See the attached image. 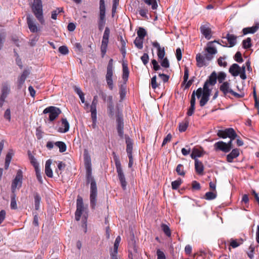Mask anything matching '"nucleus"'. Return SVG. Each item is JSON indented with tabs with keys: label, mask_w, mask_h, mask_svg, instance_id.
<instances>
[{
	"label": "nucleus",
	"mask_w": 259,
	"mask_h": 259,
	"mask_svg": "<svg viewBox=\"0 0 259 259\" xmlns=\"http://www.w3.org/2000/svg\"><path fill=\"white\" fill-rule=\"evenodd\" d=\"M213 41L209 42L205 48L203 54H198L196 56L197 65L198 67H202L208 65V63L214 57L218 51L213 46Z\"/></svg>",
	"instance_id": "1"
},
{
	"label": "nucleus",
	"mask_w": 259,
	"mask_h": 259,
	"mask_svg": "<svg viewBox=\"0 0 259 259\" xmlns=\"http://www.w3.org/2000/svg\"><path fill=\"white\" fill-rule=\"evenodd\" d=\"M87 182L88 183H91L90 191V203L92 208H95L96 205L97 188L96 183L94 178L92 176V170H87Z\"/></svg>",
	"instance_id": "2"
},
{
	"label": "nucleus",
	"mask_w": 259,
	"mask_h": 259,
	"mask_svg": "<svg viewBox=\"0 0 259 259\" xmlns=\"http://www.w3.org/2000/svg\"><path fill=\"white\" fill-rule=\"evenodd\" d=\"M217 136L223 139H225L227 137L230 139L229 142L227 143L228 148H229V151L233 148V140L237 137V134L232 128H228L224 130H219L217 133Z\"/></svg>",
	"instance_id": "3"
},
{
	"label": "nucleus",
	"mask_w": 259,
	"mask_h": 259,
	"mask_svg": "<svg viewBox=\"0 0 259 259\" xmlns=\"http://www.w3.org/2000/svg\"><path fill=\"white\" fill-rule=\"evenodd\" d=\"M114 159L116 168V171L117 173L118 179L119 181L122 189L125 190L126 189L127 183L126 181L125 175L122 170L120 161L116 156H115Z\"/></svg>",
	"instance_id": "4"
},
{
	"label": "nucleus",
	"mask_w": 259,
	"mask_h": 259,
	"mask_svg": "<svg viewBox=\"0 0 259 259\" xmlns=\"http://www.w3.org/2000/svg\"><path fill=\"white\" fill-rule=\"evenodd\" d=\"M33 13L41 24L44 23L42 5L41 0H33V3L31 6Z\"/></svg>",
	"instance_id": "5"
},
{
	"label": "nucleus",
	"mask_w": 259,
	"mask_h": 259,
	"mask_svg": "<svg viewBox=\"0 0 259 259\" xmlns=\"http://www.w3.org/2000/svg\"><path fill=\"white\" fill-rule=\"evenodd\" d=\"M44 114L49 113V120L51 121L54 120L61 113V110L55 106H50L44 109Z\"/></svg>",
	"instance_id": "6"
},
{
	"label": "nucleus",
	"mask_w": 259,
	"mask_h": 259,
	"mask_svg": "<svg viewBox=\"0 0 259 259\" xmlns=\"http://www.w3.org/2000/svg\"><path fill=\"white\" fill-rule=\"evenodd\" d=\"M22 172L21 170H18L17 171L16 176L12 182V193H15L16 188L19 189L21 186L22 183Z\"/></svg>",
	"instance_id": "7"
},
{
	"label": "nucleus",
	"mask_w": 259,
	"mask_h": 259,
	"mask_svg": "<svg viewBox=\"0 0 259 259\" xmlns=\"http://www.w3.org/2000/svg\"><path fill=\"white\" fill-rule=\"evenodd\" d=\"M117 131L118 136L121 138H123V127L124 123L122 114L118 112L116 115Z\"/></svg>",
	"instance_id": "8"
},
{
	"label": "nucleus",
	"mask_w": 259,
	"mask_h": 259,
	"mask_svg": "<svg viewBox=\"0 0 259 259\" xmlns=\"http://www.w3.org/2000/svg\"><path fill=\"white\" fill-rule=\"evenodd\" d=\"M82 198L80 196H78L76 201V210L75 212V219L76 221L80 220L81 215L84 210Z\"/></svg>",
	"instance_id": "9"
},
{
	"label": "nucleus",
	"mask_w": 259,
	"mask_h": 259,
	"mask_svg": "<svg viewBox=\"0 0 259 259\" xmlns=\"http://www.w3.org/2000/svg\"><path fill=\"white\" fill-rule=\"evenodd\" d=\"M220 91L222 92L225 96L227 95V94L230 93L235 97H240V95L235 92H234L230 87V83L227 82H224L220 86Z\"/></svg>",
	"instance_id": "10"
},
{
	"label": "nucleus",
	"mask_w": 259,
	"mask_h": 259,
	"mask_svg": "<svg viewBox=\"0 0 259 259\" xmlns=\"http://www.w3.org/2000/svg\"><path fill=\"white\" fill-rule=\"evenodd\" d=\"M217 74L215 71L212 72L206 80L203 85V89L211 90L209 86H213L217 83Z\"/></svg>",
	"instance_id": "11"
},
{
	"label": "nucleus",
	"mask_w": 259,
	"mask_h": 259,
	"mask_svg": "<svg viewBox=\"0 0 259 259\" xmlns=\"http://www.w3.org/2000/svg\"><path fill=\"white\" fill-rule=\"evenodd\" d=\"M1 92V100L5 101V99L10 93V84L8 81L2 83Z\"/></svg>",
	"instance_id": "12"
},
{
	"label": "nucleus",
	"mask_w": 259,
	"mask_h": 259,
	"mask_svg": "<svg viewBox=\"0 0 259 259\" xmlns=\"http://www.w3.org/2000/svg\"><path fill=\"white\" fill-rule=\"evenodd\" d=\"M98 104V97L95 96L93 98L92 104L91 105V117L94 122L96 121L97 119V110L96 107Z\"/></svg>",
	"instance_id": "13"
},
{
	"label": "nucleus",
	"mask_w": 259,
	"mask_h": 259,
	"mask_svg": "<svg viewBox=\"0 0 259 259\" xmlns=\"http://www.w3.org/2000/svg\"><path fill=\"white\" fill-rule=\"evenodd\" d=\"M152 46L157 49V56L159 60H162L165 56V49L163 47H161L157 41H153L152 42Z\"/></svg>",
	"instance_id": "14"
},
{
	"label": "nucleus",
	"mask_w": 259,
	"mask_h": 259,
	"mask_svg": "<svg viewBox=\"0 0 259 259\" xmlns=\"http://www.w3.org/2000/svg\"><path fill=\"white\" fill-rule=\"evenodd\" d=\"M225 38L227 39L229 45L228 46L226 43V45H223L224 47H229L231 48L236 45L237 43V36L232 34L228 33Z\"/></svg>",
	"instance_id": "15"
},
{
	"label": "nucleus",
	"mask_w": 259,
	"mask_h": 259,
	"mask_svg": "<svg viewBox=\"0 0 259 259\" xmlns=\"http://www.w3.org/2000/svg\"><path fill=\"white\" fill-rule=\"evenodd\" d=\"M210 94L211 90L203 89V95L199 102L200 106L203 107L207 103L209 100Z\"/></svg>",
	"instance_id": "16"
},
{
	"label": "nucleus",
	"mask_w": 259,
	"mask_h": 259,
	"mask_svg": "<svg viewBox=\"0 0 259 259\" xmlns=\"http://www.w3.org/2000/svg\"><path fill=\"white\" fill-rule=\"evenodd\" d=\"M215 150H221L225 153L229 152V148H228L227 143L223 141H219L214 145Z\"/></svg>",
	"instance_id": "17"
},
{
	"label": "nucleus",
	"mask_w": 259,
	"mask_h": 259,
	"mask_svg": "<svg viewBox=\"0 0 259 259\" xmlns=\"http://www.w3.org/2000/svg\"><path fill=\"white\" fill-rule=\"evenodd\" d=\"M229 73L233 76H237L238 75L240 76V66L238 64L236 63L233 64L229 69Z\"/></svg>",
	"instance_id": "18"
},
{
	"label": "nucleus",
	"mask_w": 259,
	"mask_h": 259,
	"mask_svg": "<svg viewBox=\"0 0 259 259\" xmlns=\"http://www.w3.org/2000/svg\"><path fill=\"white\" fill-rule=\"evenodd\" d=\"M201 32L207 39H210L211 37V31L209 26L203 25L200 27Z\"/></svg>",
	"instance_id": "19"
},
{
	"label": "nucleus",
	"mask_w": 259,
	"mask_h": 259,
	"mask_svg": "<svg viewBox=\"0 0 259 259\" xmlns=\"http://www.w3.org/2000/svg\"><path fill=\"white\" fill-rule=\"evenodd\" d=\"M69 123L66 118H62L61 120V125L58 128V131L61 133L67 132L69 130Z\"/></svg>",
	"instance_id": "20"
},
{
	"label": "nucleus",
	"mask_w": 259,
	"mask_h": 259,
	"mask_svg": "<svg viewBox=\"0 0 259 259\" xmlns=\"http://www.w3.org/2000/svg\"><path fill=\"white\" fill-rule=\"evenodd\" d=\"M27 23L31 32H35L37 31V26L34 23L31 16L29 14L27 15Z\"/></svg>",
	"instance_id": "21"
},
{
	"label": "nucleus",
	"mask_w": 259,
	"mask_h": 259,
	"mask_svg": "<svg viewBox=\"0 0 259 259\" xmlns=\"http://www.w3.org/2000/svg\"><path fill=\"white\" fill-rule=\"evenodd\" d=\"M125 143L126 144V152L128 156L132 155L133 151V141L127 135L125 136Z\"/></svg>",
	"instance_id": "22"
},
{
	"label": "nucleus",
	"mask_w": 259,
	"mask_h": 259,
	"mask_svg": "<svg viewBox=\"0 0 259 259\" xmlns=\"http://www.w3.org/2000/svg\"><path fill=\"white\" fill-rule=\"evenodd\" d=\"M195 101L196 99L195 98V91H194L191 95L190 107H189L187 112V115L188 116H191L194 113L195 110Z\"/></svg>",
	"instance_id": "23"
},
{
	"label": "nucleus",
	"mask_w": 259,
	"mask_h": 259,
	"mask_svg": "<svg viewBox=\"0 0 259 259\" xmlns=\"http://www.w3.org/2000/svg\"><path fill=\"white\" fill-rule=\"evenodd\" d=\"M259 29V23H256L255 25L252 27L244 28L242 30L243 35H246L248 33L253 34L256 32Z\"/></svg>",
	"instance_id": "24"
},
{
	"label": "nucleus",
	"mask_w": 259,
	"mask_h": 259,
	"mask_svg": "<svg viewBox=\"0 0 259 259\" xmlns=\"http://www.w3.org/2000/svg\"><path fill=\"white\" fill-rule=\"evenodd\" d=\"M29 74V72L28 70H25L23 71V73L18 80V87L19 89H21L22 88V85L24 84L27 77Z\"/></svg>",
	"instance_id": "25"
},
{
	"label": "nucleus",
	"mask_w": 259,
	"mask_h": 259,
	"mask_svg": "<svg viewBox=\"0 0 259 259\" xmlns=\"http://www.w3.org/2000/svg\"><path fill=\"white\" fill-rule=\"evenodd\" d=\"M239 155V150L237 148L232 150L231 152L227 155V160L228 162H232L233 159L237 157Z\"/></svg>",
	"instance_id": "26"
},
{
	"label": "nucleus",
	"mask_w": 259,
	"mask_h": 259,
	"mask_svg": "<svg viewBox=\"0 0 259 259\" xmlns=\"http://www.w3.org/2000/svg\"><path fill=\"white\" fill-rule=\"evenodd\" d=\"M195 169L196 172L199 175H202L204 170V166L202 162L198 159H195Z\"/></svg>",
	"instance_id": "27"
},
{
	"label": "nucleus",
	"mask_w": 259,
	"mask_h": 259,
	"mask_svg": "<svg viewBox=\"0 0 259 259\" xmlns=\"http://www.w3.org/2000/svg\"><path fill=\"white\" fill-rule=\"evenodd\" d=\"M52 161L50 159L48 160L45 164V173L49 178H52L53 176V171L51 168Z\"/></svg>",
	"instance_id": "28"
},
{
	"label": "nucleus",
	"mask_w": 259,
	"mask_h": 259,
	"mask_svg": "<svg viewBox=\"0 0 259 259\" xmlns=\"http://www.w3.org/2000/svg\"><path fill=\"white\" fill-rule=\"evenodd\" d=\"M129 75V70L127 67V64L123 63H122V78L124 81V83L127 81Z\"/></svg>",
	"instance_id": "29"
},
{
	"label": "nucleus",
	"mask_w": 259,
	"mask_h": 259,
	"mask_svg": "<svg viewBox=\"0 0 259 259\" xmlns=\"http://www.w3.org/2000/svg\"><path fill=\"white\" fill-rule=\"evenodd\" d=\"M28 155L30 163L33 166L34 168L39 167V164L38 163L36 158L31 154L30 151H28Z\"/></svg>",
	"instance_id": "30"
},
{
	"label": "nucleus",
	"mask_w": 259,
	"mask_h": 259,
	"mask_svg": "<svg viewBox=\"0 0 259 259\" xmlns=\"http://www.w3.org/2000/svg\"><path fill=\"white\" fill-rule=\"evenodd\" d=\"M190 156L192 159L195 160V159H197V157L202 156V153L198 149L194 148L192 149Z\"/></svg>",
	"instance_id": "31"
},
{
	"label": "nucleus",
	"mask_w": 259,
	"mask_h": 259,
	"mask_svg": "<svg viewBox=\"0 0 259 259\" xmlns=\"http://www.w3.org/2000/svg\"><path fill=\"white\" fill-rule=\"evenodd\" d=\"M33 195L34 198L35 208L36 210H38L39 208L41 197L37 192H34Z\"/></svg>",
	"instance_id": "32"
},
{
	"label": "nucleus",
	"mask_w": 259,
	"mask_h": 259,
	"mask_svg": "<svg viewBox=\"0 0 259 259\" xmlns=\"http://www.w3.org/2000/svg\"><path fill=\"white\" fill-rule=\"evenodd\" d=\"M113 73H107L106 75V80L107 83L110 90H112L113 88L112 80Z\"/></svg>",
	"instance_id": "33"
},
{
	"label": "nucleus",
	"mask_w": 259,
	"mask_h": 259,
	"mask_svg": "<svg viewBox=\"0 0 259 259\" xmlns=\"http://www.w3.org/2000/svg\"><path fill=\"white\" fill-rule=\"evenodd\" d=\"M56 146L59 148V151L61 153L64 152L66 150V145L65 143L62 141H58L54 143Z\"/></svg>",
	"instance_id": "34"
},
{
	"label": "nucleus",
	"mask_w": 259,
	"mask_h": 259,
	"mask_svg": "<svg viewBox=\"0 0 259 259\" xmlns=\"http://www.w3.org/2000/svg\"><path fill=\"white\" fill-rule=\"evenodd\" d=\"M108 41L107 40H102V44L101 46V52L102 57L103 58L106 54L107 51V48L108 46Z\"/></svg>",
	"instance_id": "35"
},
{
	"label": "nucleus",
	"mask_w": 259,
	"mask_h": 259,
	"mask_svg": "<svg viewBox=\"0 0 259 259\" xmlns=\"http://www.w3.org/2000/svg\"><path fill=\"white\" fill-rule=\"evenodd\" d=\"M84 164L87 170H92L91 168V160L90 156L87 154L84 156Z\"/></svg>",
	"instance_id": "36"
},
{
	"label": "nucleus",
	"mask_w": 259,
	"mask_h": 259,
	"mask_svg": "<svg viewBox=\"0 0 259 259\" xmlns=\"http://www.w3.org/2000/svg\"><path fill=\"white\" fill-rule=\"evenodd\" d=\"M16 195L15 193H12L11 196V208L12 209H16L17 208L16 199Z\"/></svg>",
	"instance_id": "37"
},
{
	"label": "nucleus",
	"mask_w": 259,
	"mask_h": 259,
	"mask_svg": "<svg viewBox=\"0 0 259 259\" xmlns=\"http://www.w3.org/2000/svg\"><path fill=\"white\" fill-rule=\"evenodd\" d=\"M157 1L158 0H144L146 4L149 6H151L152 10H156L157 8Z\"/></svg>",
	"instance_id": "38"
},
{
	"label": "nucleus",
	"mask_w": 259,
	"mask_h": 259,
	"mask_svg": "<svg viewBox=\"0 0 259 259\" xmlns=\"http://www.w3.org/2000/svg\"><path fill=\"white\" fill-rule=\"evenodd\" d=\"M252 46L251 39L247 37L246 39L242 41V47L245 49H248Z\"/></svg>",
	"instance_id": "39"
},
{
	"label": "nucleus",
	"mask_w": 259,
	"mask_h": 259,
	"mask_svg": "<svg viewBox=\"0 0 259 259\" xmlns=\"http://www.w3.org/2000/svg\"><path fill=\"white\" fill-rule=\"evenodd\" d=\"M134 44L139 49H142L143 47V39L136 37L134 40Z\"/></svg>",
	"instance_id": "40"
},
{
	"label": "nucleus",
	"mask_w": 259,
	"mask_h": 259,
	"mask_svg": "<svg viewBox=\"0 0 259 259\" xmlns=\"http://www.w3.org/2000/svg\"><path fill=\"white\" fill-rule=\"evenodd\" d=\"M137 37L144 39L145 36L147 35L146 31L144 28L140 27L137 31Z\"/></svg>",
	"instance_id": "41"
},
{
	"label": "nucleus",
	"mask_w": 259,
	"mask_h": 259,
	"mask_svg": "<svg viewBox=\"0 0 259 259\" xmlns=\"http://www.w3.org/2000/svg\"><path fill=\"white\" fill-rule=\"evenodd\" d=\"M114 104H108L107 106V113L110 117H113L114 115Z\"/></svg>",
	"instance_id": "42"
},
{
	"label": "nucleus",
	"mask_w": 259,
	"mask_h": 259,
	"mask_svg": "<svg viewBox=\"0 0 259 259\" xmlns=\"http://www.w3.org/2000/svg\"><path fill=\"white\" fill-rule=\"evenodd\" d=\"M182 183L181 179L179 178L178 180L172 182L171 187L174 190H177Z\"/></svg>",
	"instance_id": "43"
},
{
	"label": "nucleus",
	"mask_w": 259,
	"mask_h": 259,
	"mask_svg": "<svg viewBox=\"0 0 259 259\" xmlns=\"http://www.w3.org/2000/svg\"><path fill=\"white\" fill-rule=\"evenodd\" d=\"M176 171L180 176H184L185 175V172L184 170L183 165L181 164H179L177 165L176 168Z\"/></svg>",
	"instance_id": "44"
},
{
	"label": "nucleus",
	"mask_w": 259,
	"mask_h": 259,
	"mask_svg": "<svg viewBox=\"0 0 259 259\" xmlns=\"http://www.w3.org/2000/svg\"><path fill=\"white\" fill-rule=\"evenodd\" d=\"M161 228L166 236H167L168 237L170 236L171 232L169 227L167 225L165 224H162Z\"/></svg>",
	"instance_id": "45"
},
{
	"label": "nucleus",
	"mask_w": 259,
	"mask_h": 259,
	"mask_svg": "<svg viewBox=\"0 0 259 259\" xmlns=\"http://www.w3.org/2000/svg\"><path fill=\"white\" fill-rule=\"evenodd\" d=\"M217 194L212 192H208L205 193V198L207 200H212L216 198Z\"/></svg>",
	"instance_id": "46"
},
{
	"label": "nucleus",
	"mask_w": 259,
	"mask_h": 259,
	"mask_svg": "<svg viewBox=\"0 0 259 259\" xmlns=\"http://www.w3.org/2000/svg\"><path fill=\"white\" fill-rule=\"evenodd\" d=\"M161 66L165 68H168L169 67V62L167 58H163V59L160 60Z\"/></svg>",
	"instance_id": "47"
},
{
	"label": "nucleus",
	"mask_w": 259,
	"mask_h": 259,
	"mask_svg": "<svg viewBox=\"0 0 259 259\" xmlns=\"http://www.w3.org/2000/svg\"><path fill=\"white\" fill-rule=\"evenodd\" d=\"M110 33V30L109 28L108 27H106L105 28V31H104V34H103L102 40H107V41H109V37Z\"/></svg>",
	"instance_id": "48"
},
{
	"label": "nucleus",
	"mask_w": 259,
	"mask_h": 259,
	"mask_svg": "<svg viewBox=\"0 0 259 259\" xmlns=\"http://www.w3.org/2000/svg\"><path fill=\"white\" fill-rule=\"evenodd\" d=\"M113 59H110L109 61L107 67V73H113Z\"/></svg>",
	"instance_id": "49"
},
{
	"label": "nucleus",
	"mask_w": 259,
	"mask_h": 259,
	"mask_svg": "<svg viewBox=\"0 0 259 259\" xmlns=\"http://www.w3.org/2000/svg\"><path fill=\"white\" fill-rule=\"evenodd\" d=\"M35 171L37 180L40 183L42 184L43 182V180L41 175L40 169L39 167L35 168Z\"/></svg>",
	"instance_id": "50"
},
{
	"label": "nucleus",
	"mask_w": 259,
	"mask_h": 259,
	"mask_svg": "<svg viewBox=\"0 0 259 259\" xmlns=\"http://www.w3.org/2000/svg\"><path fill=\"white\" fill-rule=\"evenodd\" d=\"M126 86L125 84H122L121 85L120 89V97L121 100H122L125 96L126 94Z\"/></svg>",
	"instance_id": "51"
},
{
	"label": "nucleus",
	"mask_w": 259,
	"mask_h": 259,
	"mask_svg": "<svg viewBox=\"0 0 259 259\" xmlns=\"http://www.w3.org/2000/svg\"><path fill=\"white\" fill-rule=\"evenodd\" d=\"M66 164L62 161H59L58 164V169L56 170V172L59 175L61 174L59 171H61L65 168Z\"/></svg>",
	"instance_id": "52"
},
{
	"label": "nucleus",
	"mask_w": 259,
	"mask_h": 259,
	"mask_svg": "<svg viewBox=\"0 0 259 259\" xmlns=\"http://www.w3.org/2000/svg\"><path fill=\"white\" fill-rule=\"evenodd\" d=\"M245 65H243L242 67H240V78L243 79L245 80L246 79V75L245 74Z\"/></svg>",
	"instance_id": "53"
},
{
	"label": "nucleus",
	"mask_w": 259,
	"mask_h": 259,
	"mask_svg": "<svg viewBox=\"0 0 259 259\" xmlns=\"http://www.w3.org/2000/svg\"><path fill=\"white\" fill-rule=\"evenodd\" d=\"M59 52L62 55H65L68 54V48L65 46H62L59 48Z\"/></svg>",
	"instance_id": "54"
},
{
	"label": "nucleus",
	"mask_w": 259,
	"mask_h": 259,
	"mask_svg": "<svg viewBox=\"0 0 259 259\" xmlns=\"http://www.w3.org/2000/svg\"><path fill=\"white\" fill-rule=\"evenodd\" d=\"M235 60L238 63H242L243 59L242 57V54L240 52H237L234 56Z\"/></svg>",
	"instance_id": "55"
},
{
	"label": "nucleus",
	"mask_w": 259,
	"mask_h": 259,
	"mask_svg": "<svg viewBox=\"0 0 259 259\" xmlns=\"http://www.w3.org/2000/svg\"><path fill=\"white\" fill-rule=\"evenodd\" d=\"M226 74L224 72H220L219 73L218 76H217V78L219 83L223 82V80H224L226 78Z\"/></svg>",
	"instance_id": "56"
},
{
	"label": "nucleus",
	"mask_w": 259,
	"mask_h": 259,
	"mask_svg": "<svg viewBox=\"0 0 259 259\" xmlns=\"http://www.w3.org/2000/svg\"><path fill=\"white\" fill-rule=\"evenodd\" d=\"M106 23V19H99L98 22V28L100 31H102L105 26Z\"/></svg>",
	"instance_id": "57"
},
{
	"label": "nucleus",
	"mask_w": 259,
	"mask_h": 259,
	"mask_svg": "<svg viewBox=\"0 0 259 259\" xmlns=\"http://www.w3.org/2000/svg\"><path fill=\"white\" fill-rule=\"evenodd\" d=\"M188 126V122H185V123H181L179 124V131L181 132H185Z\"/></svg>",
	"instance_id": "58"
},
{
	"label": "nucleus",
	"mask_w": 259,
	"mask_h": 259,
	"mask_svg": "<svg viewBox=\"0 0 259 259\" xmlns=\"http://www.w3.org/2000/svg\"><path fill=\"white\" fill-rule=\"evenodd\" d=\"M6 36V34L4 32H0V50L2 49Z\"/></svg>",
	"instance_id": "59"
},
{
	"label": "nucleus",
	"mask_w": 259,
	"mask_h": 259,
	"mask_svg": "<svg viewBox=\"0 0 259 259\" xmlns=\"http://www.w3.org/2000/svg\"><path fill=\"white\" fill-rule=\"evenodd\" d=\"M141 59L143 64L146 65L149 62V58L148 54L144 53L141 57Z\"/></svg>",
	"instance_id": "60"
},
{
	"label": "nucleus",
	"mask_w": 259,
	"mask_h": 259,
	"mask_svg": "<svg viewBox=\"0 0 259 259\" xmlns=\"http://www.w3.org/2000/svg\"><path fill=\"white\" fill-rule=\"evenodd\" d=\"M225 58L220 57L218 60V64L220 66L225 67L227 65V63L225 61Z\"/></svg>",
	"instance_id": "61"
},
{
	"label": "nucleus",
	"mask_w": 259,
	"mask_h": 259,
	"mask_svg": "<svg viewBox=\"0 0 259 259\" xmlns=\"http://www.w3.org/2000/svg\"><path fill=\"white\" fill-rule=\"evenodd\" d=\"M157 259H166V256L164 252L159 249L156 251Z\"/></svg>",
	"instance_id": "62"
},
{
	"label": "nucleus",
	"mask_w": 259,
	"mask_h": 259,
	"mask_svg": "<svg viewBox=\"0 0 259 259\" xmlns=\"http://www.w3.org/2000/svg\"><path fill=\"white\" fill-rule=\"evenodd\" d=\"M151 85L153 89H155L158 87V84L156 81V76L154 75L151 80Z\"/></svg>",
	"instance_id": "63"
},
{
	"label": "nucleus",
	"mask_w": 259,
	"mask_h": 259,
	"mask_svg": "<svg viewBox=\"0 0 259 259\" xmlns=\"http://www.w3.org/2000/svg\"><path fill=\"white\" fill-rule=\"evenodd\" d=\"M158 76L162 79L164 82H167L169 78L168 75L161 73L158 74Z\"/></svg>",
	"instance_id": "64"
}]
</instances>
